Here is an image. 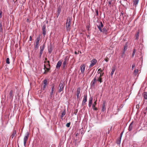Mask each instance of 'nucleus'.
<instances>
[{
    "mask_svg": "<svg viewBox=\"0 0 147 147\" xmlns=\"http://www.w3.org/2000/svg\"><path fill=\"white\" fill-rule=\"evenodd\" d=\"M71 19L70 18H68L67 20L66 28L67 31L69 32L71 30Z\"/></svg>",
    "mask_w": 147,
    "mask_h": 147,
    "instance_id": "f257e3e1",
    "label": "nucleus"
},
{
    "mask_svg": "<svg viewBox=\"0 0 147 147\" xmlns=\"http://www.w3.org/2000/svg\"><path fill=\"white\" fill-rule=\"evenodd\" d=\"M65 86V84L64 82L61 81L60 82L59 86V88L58 90L59 92H61L62 91H63L64 87Z\"/></svg>",
    "mask_w": 147,
    "mask_h": 147,
    "instance_id": "f03ea898",
    "label": "nucleus"
},
{
    "mask_svg": "<svg viewBox=\"0 0 147 147\" xmlns=\"http://www.w3.org/2000/svg\"><path fill=\"white\" fill-rule=\"evenodd\" d=\"M29 135V133L28 132H27L25 136L24 137V146H26V142L28 138Z\"/></svg>",
    "mask_w": 147,
    "mask_h": 147,
    "instance_id": "7ed1b4c3",
    "label": "nucleus"
},
{
    "mask_svg": "<svg viewBox=\"0 0 147 147\" xmlns=\"http://www.w3.org/2000/svg\"><path fill=\"white\" fill-rule=\"evenodd\" d=\"M87 96L86 94H84V98L82 100V105L84 106L86 104V102L87 101Z\"/></svg>",
    "mask_w": 147,
    "mask_h": 147,
    "instance_id": "20e7f679",
    "label": "nucleus"
},
{
    "mask_svg": "<svg viewBox=\"0 0 147 147\" xmlns=\"http://www.w3.org/2000/svg\"><path fill=\"white\" fill-rule=\"evenodd\" d=\"M97 62V60L95 59H92L91 61V63L89 66V67L91 68Z\"/></svg>",
    "mask_w": 147,
    "mask_h": 147,
    "instance_id": "39448f33",
    "label": "nucleus"
},
{
    "mask_svg": "<svg viewBox=\"0 0 147 147\" xmlns=\"http://www.w3.org/2000/svg\"><path fill=\"white\" fill-rule=\"evenodd\" d=\"M97 26L99 29L100 31V32H102V28L103 27V25L102 24V22H100V24L99 25H97Z\"/></svg>",
    "mask_w": 147,
    "mask_h": 147,
    "instance_id": "423d86ee",
    "label": "nucleus"
},
{
    "mask_svg": "<svg viewBox=\"0 0 147 147\" xmlns=\"http://www.w3.org/2000/svg\"><path fill=\"white\" fill-rule=\"evenodd\" d=\"M63 61L62 60H59L57 62L56 65V68L57 69H59Z\"/></svg>",
    "mask_w": 147,
    "mask_h": 147,
    "instance_id": "0eeeda50",
    "label": "nucleus"
},
{
    "mask_svg": "<svg viewBox=\"0 0 147 147\" xmlns=\"http://www.w3.org/2000/svg\"><path fill=\"white\" fill-rule=\"evenodd\" d=\"M85 67L86 66L84 64H83L81 65L80 70L82 73L83 74L84 73Z\"/></svg>",
    "mask_w": 147,
    "mask_h": 147,
    "instance_id": "6e6552de",
    "label": "nucleus"
},
{
    "mask_svg": "<svg viewBox=\"0 0 147 147\" xmlns=\"http://www.w3.org/2000/svg\"><path fill=\"white\" fill-rule=\"evenodd\" d=\"M46 26L44 24L43 25L42 28V34L44 36H45L46 34Z\"/></svg>",
    "mask_w": 147,
    "mask_h": 147,
    "instance_id": "1a4fd4ad",
    "label": "nucleus"
},
{
    "mask_svg": "<svg viewBox=\"0 0 147 147\" xmlns=\"http://www.w3.org/2000/svg\"><path fill=\"white\" fill-rule=\"evenodd\" d=\"M97 78H98V75H96L94 79L91 82V84H92V86H94L95 85L96 82L97 81Z\"/></svg>",
    "mask_w": 147,
    "mask_h": 147,
    "instance_id": "9d476101",
    "label": "nucleus"
},
{
    "mask_svg": "<svg viewBox=\"0 0 147 147\" xmlns=\"http://www.w3.org/2000/svg\"><path fill=\"white\" fill-rule=\"evenodd\" d=\"M53 47L52 46V44H51V43L49 47H48V52L49 54H51V53L52 51H53Z\"/></svg>",
    "mask_w": 147,
    "mask_h": 147,
    "instance_id": "9b49d317",
    "label": "nucleus"
},
{
    "mask_svg": "<svg viewBox=\"0 0 147 147\" xmlns=\"http://www.w3.org/2000/svg\"><path fill=\"white\" fill-rule=\"evenodd\" d=\"M93 98L92 97L90 96L89 100L88 106L90 108L92 104Z\"/></svg>",
    "mask_w": 147,
    "mask_h": 147,
    "instance_id": "f8f14e48",
    "label": "nucleus"
},
{
    "mask_svg": "<svg viewBox=\"0 0 147 147\" xmlns=\"http://www.w3.org/2000/svg\"><path fill=\"white\" fill-rule=\"evenodd\" d=\"M80 88H78L77 89V90L76 91V96L77 98H78L79 97V95L80 93Z\"/></svg>",
    "mask_w": 147,
    "mask_h": 147,
    "instance_id": "ddd939ff",
    "label": "nucleus"
},
{
    "mask_svg": "<svg viewBox=\"0 0 147 147\" xmlns=\"http://www.w3.org/2000/svg\"><path fill=\"white\" fill-rule=\"evenodd\" d=\"M13 96V90H11L9 94V98H10L12 99Z\"/></svg>",
    "mask_w": 147,
    "mask_h": 147,
    "instance_id": "4468645a",
    "label": "nucleus"
},
{
    "mask_svg": "<svg viewBox=\"0 0 147 147\" xmlns=\"http://www.w3.org/2000/svg\"><path fill=\"white\" fill-rule=\"evenodd\" d=\"M105 101H104L102 107L101 111L102 112L106 110V107H105Z\"/></svg>",
    "mask_w": 147,
    "mask_h": 147,
    "instance_id": "2eb2a0df",
    "label": "nucleus"
},
{
    "mask_svg": "<svg viewBox=\"0 0 147 147\" xmlns=\"http://www.w3.org/2000/svg\"><path fill=\"white\" fill-rule=\"evenodd\" d=\"M140 30H138L136 34H135V39L136 40H138V37L139 36Z\"/></svg>",
    "mask_w": 147,
    "mask_h": 147,
    "instance_id": "dca6fc26",
    "label": "nucleus"
},
{
    "mask_svg": "<svg viewBox=\"0 0 147 147\" xmlns=\"http://www.w3.org/2000/svg\"><path fill=\"white\" fill-rule=\"evenodd\" d=\"M133 122L132 121L131 123L129 125L128 130L129 131H131L133 127Z\"/></svg>",
    "mask_w": 147,
    "mask_h": 147,
    "instance_id": "f3484780",
    "label": "nucleus"
},
{
    "mask_svg": "<svg viewBox=\"0 0 147 147\" xmlns=\"http://www.w3.org/2000/svg\"><path fill=\"white\" fill-rule=\"evenodd\" d=\"M67 59L66 57L64 60V61L63 63V67L64 69L65 68V67L66 66V64H67Z\"/></svg>",
    "mask_w": 147,
    "mask_h": 147,
    "instance_id": "a211bd4d",
    "label": "nucleus"
},
{
    "mask_svg": "<svg viewBox=\"0 0 147 147\" xmlns=\"http://www.w3.org/2000/svg\"><path fill=\"white\" fill-rule=\"evenodd\" d=\"M55 90V86L53 85L51 88V91L50 93V96L51 97H52V95L53 93V92Z\"/></svg>",
    "mask_w": 147,
    "mask_h": 147,
    "instance_id": "6ab92c4d",
    "label": "nucleus"
},
{
    "mask_svg": "<svg viewBox=\"0 0 147 147\" xmlns=\"http://www.w3.org/2000/svg\"><path fill=\"white\" fill-rule=\"evenodd\" d=\"M107 31L108 30L105 28H104L102 29V31L101 32H102L103 33L107 34Z\"/></svg>",
    "mask_w": 147,
    "mask_h": 147,
    "instance_id": "aec40b11",
    "label": "nucleus"
},
{
    "mask_svg": "<svg viewBox=\"0 0 147 147\" xmlns=\"http://www.w3.org/2000/svg\"><path fill=\"white\" fill-rule=\"evenodd\" d=\"M96 75H98V78H97L96 81H98L100 82V83H101L102 82V78L98 76V74H97Z\"/></svg>",
    "mask_w": 147,
    "mask_h": 147,
    "instance_id": "412c9836",
    "label": "nucleus"
},
{
    "mask_svg": "<svg viewBox=\"0 0 147 147\" xmlns=\"http://www.w3.org/2000/svg\"><path fill=\"white\" fill-rule=\"evenodd\" d=\"M16 131L15 130H13V131L12 134L11 136V137L12 139H13V138L14 136L16 134Z\"/></svg>",
    "mask_w": 147,
    "mask_h": 147,
    "instance_id": "4be33fe9",
    "label": "nucleus"
},
{
    "mask_svg": "<svg viewBox=\"0 0 147 147\" xmlns=\"http://www.w3.org/2000/svg\"><path fill=\"white\" fill-rule=\"evenodd\" d=\"M143 97L145 99H147V92L144 93Z\"/></svg>",
    "mask_w": 147,
    "mask_h": 147,
    "instance_id": "5701e85b",
    "label": "nucleus"
},
{
    "mask_svg": "<svg viewBox=\"0 0 147 147\" xmlns=\"http://www.w3.org/2000/svg\"><path fill=\"white\" fill-rule=\"evenodd\" d=\"M45 47L44 45H43V46H41L40 47V52H41L43 53V50L44 49Z\"/></svg>",
    "mask_w": 147,
    "mask_h": 147,
    "instance_id": "b1692460",
    "label": "nucleus"
},
{
    "mask_svg": "<svg viewBox=\"0 0 147 147\" xmlns=\"http://www.w3.org/2000/svg\"><path fill=\"white\" fill-rule=\"evenodd\" d=\"M127 43H126L124 47V49L123 50V51L125 52V51L126 50L127 48Z\"/></svg>",
    "mask_w": 147,
    "mask_h": 147,
    "instance_id": "393cba45",
    "label": "nucleus"
},
{
    "mask_svg": "<svg viewBox=\"0 0 147 147\" xmlns=\"http://www.w3.org/2000/svg\"><path fill=\"white\" fill-rule=\"evenodd\" d=\"M3 26L1 22H0V32H2L3 31Z\"/></svg>",
    "mask_w": 147,
    "mask_h": 147,
    "instance_id": "a878e982",
    "label": "nucleus"
},
{
    "mask_svg": "<svg viewBox=\"0 0 147 147\" xmlns=\"http://www.w3.org/2000/svg\"><path fill=\"white\" fill-rule=\"evenodd\" d=\"M121 138H119L116 141V143L117 144H120L121 142Z\"/></svg>",
    "mask_w": 147,
    "mask_h": 147,
    "instance_id": "bb28decb",
    "label": "nucleus"
},
{
    "mask_svg": "<svg viewBox=\"0 0 147 147\" xmlns=\"http://www.w3.org/2000/svg\"><path fill=\"white\" fill-rule=\"evenodd\" d=\"M40 40V37H37L36 39V44H39V41Z\"/></svg>",
    "mask_w": 147,
    "mask_h": 147,
    "instance_id": "cd10ccee",
    "label": "nucleus"
},
{
    "mask_svg": "<svg viewBox=\"0 0 147 147\" xmlns=\"http://www.w3.org/2000/svg\"><path fill=\"white\" fill-rule=\"evenodd\" d=\"M115 70V67L113 68L112 69L111 73V76H113Z\"/></svg>",
    "mask_w": 147,
    "mask_h": 147,
    "instance_id": "c85d7f7f",
    "label": "nucleus"
},
{
    "mask_svg": "<svg viewBox=\"0 0 147 147\" xmlns=\"http://www.w3.org/2000/svg\"><path fill=\"white\" fill-rule=\"evenodd\" d=\"M139 1V0H134L133 3L134 5H136L138 4Z\"/></svg>",
    "mask_w": 147,
    "mask_h": 147,
    "instance_id": "c756f323",
    "label": "nucleus"
},
{
    "mask_svg": "<svg viewBox=\"0 0 147 147\" xmlns=\"http://www.w3.org/2000/svg\"><path fill=\"white\" fill-rule=\"evenodd\" d=\"M135 52H136V50L135 49H134L133 50V53H132V54L131 57H134V55L135 53Z\"/></svg>",
    "mask_w": 147,
    "mask_h": 147,
    "instance_id": "7c9ffc66",
    "label": "nucleus"
},
{
    "mask_svg": "<svg viewBox=\"0 0 147 147\" xmlns=\"http://www.w3.org/2000/svg\"><path fill=\"white\" fill-rule=\"evenodd\" d=\"M47 80L45 79L43 81V84L44 85H47Z\"/></svg>",
    "mask_w": 147,
    "mask_h": 147,
    "instance_id": "2f4dec72",
    "label": "nucleus"
},
{
    "mask_svg": "<svg viewBox=\"0 0 147 147\" xmlns=\"http://www.w3.org/2000/svg\"><path fill=\"white\" fill-rule=\"evenodd\" d=\"M44 69H46L47 70V71H49V70H50V67L49 68L47 67H46V66L45 64L44 65Z\"/></svg>",
    "mask_w": 147,
    "mask_h": 147,
    "instance_id": "473e14b6",
    "label": "nucleus"
},
{
    "mask_svg": "<svg viewBox=\"0 0 147 147\" xmlns=\"http://www.w3.org/2000/svg\"><path fill=\"white\" fill-rule=\"evenodd\" d=\"M90 24L86 26V29L88 31H90Z\"/></svg>",
    "mask_w": 147,
    "mask_h": 147,
    "instance_id": "72a5a7b5",
    "label": "nucleus"
},
{
    "mask_svg": "<svg viewBox=\"0 0 147 147\" xmlns=\"http://www.w3.org/2000/svg\"><path fill=\"white\" fill-rule=\"evenodd\" d=\"M65 114V111L62 112V114L61 115V117H63Z\"/></svg>",
    "mask_w": 147,
    "mask_h": 147,
    "instance_id": "f704fd0d",
    "label": "nucleus"
},
{
    "mask_svg": "<svg viewBox=\"0 0 147 147\" xmlns=\"http://www.w3.org/2000/svg\"><path fill=\"white\" fill-rule=\"evenodd\" d=\"M96 100L94 102V103L92 104V108H94V107H95V106L96 105Z\"/></svg>",
    "mask_w": 147,
    "mask_h": 147,
    "instance_id": "c9c22d12",
    "label": "nucleus"
},
{
    "mask_svg": "<svg viewBox=\"0 0 147 147\" xmlns=\"http://www.w3.org/2000/svg\"><path fill=\"white\" fill-rule=\"evenodd\" d=\"M6 63L8 64L10 63L9 59V58H7L6 60Z\"/></svg>",
    "mask_w": 147,
    "mask_h": 147,
    "instance_id": "e433bc0d",
    "label": "nucleus"
},
{
    "mask_svg": "<svg viewBox=\"0 0 147 147\" xmlns=\"http://www.w3.org/2000/svg\"><path fill=\"white\" fill-rule=\"evenodd\" d=\"M39 44H36L35 45V49L36 50L37 49H38V45Z\"/></svg>",
    "mask_w": 147,
    "mask_h": 147,
    "instance_id": "4c0bfd02",
    "label": "nucleus"
},
{
    "mask_svg": "<svg viewBox=\"0 0 147 147\" xmlns=\"http://www.w3.org/2000/svg\"><path fill=\"white\" fill-rule=\"evenodd\" d=\"M138 69H135L134 71V73L135 74V75H136L138 73Z\"/></svg>",
    "mask_w": 147,
    "mask_h": 147,
    "instance_id": "58836bf2",
    "label": "nucleus"
},
{
    "mask_svg": "<svg viewBox=\"0 0 147 147\" xmlns=\"http://www.w3.org/2000/svg\"><path fill=\"white\" fill-rule=\"evenodd\" d=\"M125 52L123 51V53H122L121 55V57H125Z\"/></svg>",
    "mask_w": 147,
    "mask_h": 147,
    "instance_id": "ea45409f",
    "label": "nucleus"
},
{
    "mask_svg": "<svg viewBox=\"0 0 147 147\" xmlns=\"http://www.w3.org/2000/svg\"><path fill=\"white\" fill-rule=\"evenodd\" d=\"M70 123L69 122L67 123L66 125V126L67 127H70Z\"/></svg>",
    "mask_w": 147,
    "mask_h": 147,
    "instance_id": "a19ab883",
    "label": "nucleus"
},
{
    "mask_svg": "<svg viewBox=\"0 0 147 147\" xmlns=\"http://www.w3.org/2000/svg\"><path fill=\"white\" fill-rule=\"evenodd\" d=\"M102 71L101 70V68L99 69L98 70V75L100 73V71L101 72Z\"/></svg>",
    "mask_w": 147,
    "mask_h": 147,
    "instance_id": "79ce46f5",
    "label": "nucleus"
},
{
    "mask_svg": "<svg viewBox=\"0 0 147 147\" xmlns=\"http://www.w3.org/2000/svg\"><path fill=\"white\" fill-rule=\"evenodd\" d=\"M95 11L96 12V15L97 16H98V10L97 9H96L95 10Z\"/></svg>",
    "mask_w": 147,
    "mask_h": 147,
    "instance_id": "37998d69",
    "label": "nucleus"
},
{
    "mask_svg": "<svg viewBox=\"0 0 147 147\" xmlns=\"http://www.w3.org/2000/svg\"><path fill=\"white\" fill-rule=\"evenodd\" d=\"M2 11L0 10V18H2Z\"/></svg>",
    "mask_w": 147,
    "mask_h": 147,
    "instance_id": "c03bdc74",
    "label": "nucleus"
},
{
    "mask_svg": "<svg viewBox=\"0 0 147 147\" xmlns=\"http://www.w3.org/2000/svg\"><path fill=\"white\" fill-rule=\"evenodd\" d=\"M42 53H42V52H40V53H39V57L40 58H41V56H42Z\"/></svg>",
    "mask_w": 147,
    "mask_h": 147,
    "instance_id": "a18cd8bd",
    "label": "nucleus"
},
{
    "mask_svg": "<svg viewBox=\"0 0 147 147\" xmlns=\"http://www.w3.org/2000/svg\"><path fill=\"white\" fill-rule=\"evenodd\" d=\"M103 74H104L103 73H101L100 74V75H98V76L101 78L103 76Z\"/></svg>",
    "mask_w": 147,
    "mask_h": 147,
    "instance_id": "49530a36",
    "label": "nucleus"
},
{
    "mask_svg": "<svg viewBox=\"0 0 147 147\" xmlns=\"http://www.w3.org/2000/svg\"><path fill=\"white\" fill-rule=\"evenodd\" d=\"M105 60L106 62H108L109 60V59L107 57L105 59Z\"/></svg>",
    "mask_w": 147,
    "mask_h": 147,
    "instance_id": "de8ad7c7",
    "label": "nucleus"
},
{
    "mask_svg": "<svg viewBox=\"0 0 147 147\" xmlns=\"http://www.w3.org/2000/svg\"><path fill=\"white\" fill-rule=\"evenodd\" d=\"M135 65L134 64L132 65V69H131L132 70L133 69V68L135 67Z\"/></svg>",
    "mask_w": 147,
    "mask_h": 147,
    "instance_id": "09e8293b",
    "label": "nucleus"
},
{
    "mask_svg": "<svg viewBox=\"0 0 147 147\" xmlns=\"http://www.w3.org/2000/svg\"><path fill=\"white\" fill-rule=\"evenodd\" d=\"M46 85H44V84L43 85V87H42L43 90H44L46 88Z\"/></svg>",
    "mask_w": 147,
    "mask_h": 147,
    "instance_id": "8fccbe9b",
    "label": "nucleus"
},
{
    "mask_svg": "<svg viewBox=\"0 0 147 147\" xmlns=\"http://www.w3.org/2000/svg\"><path fill=\"white\" fill-rule=\"evenodd\" d=\"M123 132H121V134L120 135V136L119 137V138H121V137H122V134H123Z\"/></svg>",
    "mask_w": 147,
    "mask_h": 147,
    "instance_id": "3c124183",
    "label": "nucleus"
},
{
    "mask_svg": "<svg viewBox=\"0 0 147 147\" xmlns=\"http://www.w3.org/2000/svg\"><path fill=\"white\" fill-rule=\"evenodd\" d=\"M47 62L48 63L47 64V66H48L49 67H50V65L49 64V61H47Z\"/></svg>",
    "mask_w": 147,
    "mask_h": 147,
    "instance_id": "603ef678",
    "label": "nucleus"
},
{
    "mask_svg": "<svg viewBox=\"0 0 147 147\" xmlns=\"http://www.w3.org/2000/svg\"><path fill=\"white\" fill-rule=\"evenodd\" d=\"M61 11V9H59L58 10V13L59 14V13Z\"/></svg>",
    "mask_w": 147,
    "mask_h": 147,
    "instance_id": "864d4df0",
    "label": "nucleus"
},
{
    "mask_svg": "<svg viewBox=\"0 0 147 147\" xmlns=\"http://www.w3.org/2000/svg\"><path fill=\"white\" fill-rule=\"evenodd\" d=\"M108 3L110 5H111V1H108Z\"/></svg>",
    "mask_w": 147,
    "mask_h": 147,
    "instance_id": "5fc2aeb1",
    "label": "nucleus"
},
{
    "mask_svg": "<svg viewBox=\"0 0 147 147\" xmlns=\"http://www.w3.org/2000/svg\"><path fill=\"white\" fill-rule=\"evenodd\" d=\"M93 109L94 110H97V108H96L95 107H94V108H93Z\"/></svg>",
    "mask_w": 147,
    "mask_h": 147,
    "instance_id": "6e6d98bb",
    "label": "nucleus"
},
{
    "mask_svg": "<svg viewBox=\"0 0 147 147\" xmlns=\"http://www.w3.org/2000/svg\"><path fill=\"white\" fill-rule=\"evenodd\" d=\"M29 40H30V41H31L32 40V38L31 36H30Z\"/></svg>",
    "mask_w": 147,
    "mask_h": 147,
    "instance_id": "4d7b16f0",
    "label": "nucleus"
},
{
    "mask_svg": "<svg viewBox=\"0 0 147 147\" xmlns=\"http://www.w3.org/2000/svg\"><path fill=\"white\" fill-rule=\"evenodd\" d=\"M46 70H45V71L44 72L43 74H46Z\"/></svg>",
    "mask_w": 147,
    "mask_h": 147,
    "instance_id": "13d9d810",
    "label": "nucleus"
},
{
    "mask_svg": "<svg viewBox=\"0 0 147 147\" xmlns=\"http://www.w3.org/2000/svg\"><path fill=\"white\" fill-rule=\"evenodd\" d=\"M147 110V106L145 108V111Z\"/></svg>",
    "mask_w": 147,
    "mask_h": 147,
    "instance_id": "bf43d9fd",
    "label": "nucleus"
},
{
    "mask_svg": "<svg viewBox=\"0 0 147 147\" xmlns=\"http://www.w3.org/2000/svg\"><path fill=\"white\" fill-rule=\"evenodd\" d=\"M47 58H45V61H47Z\"/></svg>",
    "mask_w": 147,
    "mask_h": 147,
    "instance_id": "052dcab7",
    "label": "nucleus"
},
{
    "mask_svg": "<svg viewBox=\"0 0 147 147\" xmlns=\"http://www.w3.org/2000/svg\"><path fill=\"white\" fill-rule=\"evenodd\" d=\"M78 134H76V136H78Z\"/></svg>",
    "mask_w": 147,
    "mask_h": 147,
    "instance_id": "680f3d73",
    "label": "nucleus"
},
{
    "mask_svg": "<svg viewBox=\"0 0 147 147\" xmlns=\"http://www.w3.org/2000/svg\"><path fill=\"white\" fill-rule=\"evenodd\" d=\"M75 53L76 54H77V52H76V51H75Z\"/></svg>",
    "mask_w": 147,
    "mask_h": 147,
    "instance_id": "e2e57ef3",
    "label": "nucleus"
},
{
    "mask_svg": "<svg viewBox=\"0 0 147 147\" xmlns=\"http://www.w3.org/2000/svg\"><path fill=\"white\" fill-rule=\"evenodd\" d=\"M46 61H44V63H46Z\"/></svg>",
    "mask_w": 147,
    "mask_h": 147,
    "instance_id": "0e129e2a",
    "label": "nucleus"
},
{
    "mask_svg": "<svg viewBox=\"0 0 147 147\" xmlns=\"http://www.w3.org/2000/svg\"><path fill=\"white\" fill-rule=\"evenodd\" d=\"M89 35H88L87 36V37H89Z\"/></svg>",
    "mask_w": 147,
    "mask_h": 147,
    "instance_id": "69168bd1",
    "label": "nucleus"
},
{
    "mask_svg": "<svg viewBox=\"0 0 147 147\" xmlns=\"http://www.w3.org/2000/svg\"><path fill=\"white\" fill-rule=\"evenodd\" d=\"M77 112V111H76V113ZM75 114H76V113H75Z\"/></svg>",
    "mask_w": 147,
    "mask_h": 147,
    "instance_id": "338daca9",
    "label": "nucleus"
},
{
    "mask_svg": "<svg viewBox=\"0 0 147 147\" xmlns=\"http://www.w3.org/2000/svg\"><path fill=\"white\" fill-rule=\"evenodd\" d=\"M144 113H146V112H145L144 111Z\"/></svg>",
    "mask_w": 147,
    "mask_h": 147,
    "instance_id": "774afa93",
    "label": "nucleus"
}]
</instances>
